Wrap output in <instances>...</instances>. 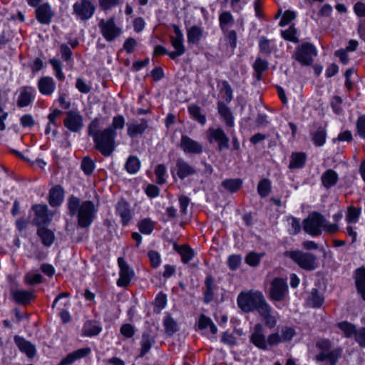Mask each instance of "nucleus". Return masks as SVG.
Wrapping results in <instances>:
<instances>
[{
  "mask_svg": "<svg viewBox=\"0 0 365 365\" xmlns=\"http://www.w3.org/2000/svg\"><path fill=\"white\" fill-rule=\"evenodd\" d=\"M125 124V118L117 115L112 119L110 126L101 129L98 118L93 119L88 127V133L92 137L95 148L104 156H110L115 149V138L118 130H122Z\"/></svg>",
  "mask_w": 365,
  "mask_h": 365,
  "instance_id": "obj_1",
  "label": "nucleus"
},
{
  "mask_svg": "<svg viewBox=\"0 0 365 365\" xmlns=\"http://www.w3.org/2000/svg\"><path fill=\"white\" fill-rule=\"evenodd\" d=\"M237 302L242 312L249 313L257 310L266 323L269 324V317L271 309L260 292L255 290L242 292L239 294Z\"/></svg>",
  "mask_w": 365,
  "mask_h": 365,
  "instance_id": "obj_2",
  "label": "nucleus"
},
{
  "mask_svg": "<svg viewBox=\"0 0 365 365\" xmlns=\"http://www.w3.org/2000/svg\"><path fill=\"white\" fill-rule=\"evenodd\" d=\"M68 207L71 215L77 213L78 222L81 227H87L92 223L96 209L91 201L81 202L80 200L75 196L68 199Z\"/></svg>",
  "mask_w": 365,
  "mask_h": 365,
  "instance_id": "obj_3",
  "label": "nucleus"
},
{
  "mask_svg": "<svg viewBox=\"0 0 365 365\" xmlns=\"http://www.w3.org/2000/svg\"><path fill=\"white\" fill-rule=\"evenodd\" d=\"M304 230L308 234L316 236L322 231L334 234L339 230V226L336 223L328 222L323 215L318 212L311 213L304 221Z\"/></svg>",
  "mask_w": 365,
  "mask_h": 365,
  "instance_id": "obj_4",
  "label": "nucleus"
},
{
  "mask_svg": "<svg viewBox=\"0 0 365 365\" xmlns=\"http://www.w3.org/2000/svg\"><path fill=\"white\" fill-rule=\"evenodd\" d=\"M317 56V48L310 43L299 45L294 53V58L302 66H310Z\"/></svg>",
  "mask_w": 365,
  "mask_h": 365,
  "instance_id": "obj_5",
  "label": "nucleus"
},
{
  "mask_svg": "<svg viewBox=\"0 0 365 365\" xmlns=\"http://www.w3.org/2000/svg\"><path fill=\"white\" fill-rule=\"evenodd\" d=\"M284 255L292 259L302 269L313 270L317 267V258L311 253H304L299 250H294L286 252Z\"/></svg>",
  "mask_w": 365,
  "mask_h": 365,
  "instance_id": "obj_6",
  "label": "nucleus"
},
{
  "mask_svg": "<svg viewBox=\"0 0 365 365\" xmlns=\"http://www.w3.org/2000/svg\"><path fill=\"white\" fill-rule=\"evenodd\" d=\"M361 214V209L354 206H349L345 213V221L348 224L346 228V233L351 237L352 243L356 242L357 237V232L355 231V227H353V225L359 222Z\"/></svg>",
  "mask_w": 365,
  "mask_h": 365,
  "instance_id": "obj_7",
  "label": "nucleus"
},
{
  "mask_svg": "<svg viewBox=\"0 0 365 365\" xmlns=\"http://www.w3.org/2000/svg\"><path fill=\"white\" fill-rule=\"evenodd\" d=\"M173 35L170 36V43L175 51L169 52L168 56L172 58L180 56L185 52L184 36L179 26H173Z\"/></svg>",
  "mask_w": 365,
  "mask_h": 365,
  "instance_id": "obj_8",
  "label": "nucleus"
},
{
  "mask_svg": "<svg viewBox=\"0 0 365 365\" xmlns=\"http://www.w3.org/2000/svg\"><path fill=\"white\" fill-rule=\"evenodd\" d=\"M99 28L102 36L108 41L115 40L122 33L121 28L115 24L113 18H110L108 20H101Z\"/></svg>",
  "mask_w": 365,
  "mask_h": 365,
  "instance_id": "obj_9",
  "label": "nucleus"
},
{
  "mask_svg": "<svg viewBox=\"0 0 365 365\" xmlns=\"http://www.w3.org/2000/svg\"><path fill=\"white\" fill-rule=\"evenodd\" d=\"M73 11L79 19L86 20L93 15L95 6L89 0H81L74 4Z\"/></svg>",
  "mask_w": 365,
  "mask_h": 365,
  "instance_id": "obj_10",
  "label": "nucleus"
},
{
  "mask_svg": "<svg viewBox=\"0 0 365 365\" xmlns=\"http://www.w3.org/2000/svg\"><path fill=\"white\" fill-rule=\"evenodd\" d=\"M251 341L258 348L267 349L273 344L272 334L266 339L263 334V329L260 324L255 327L254 332L251 335Z\"/></svg>",
  "mask_w": 365,
  "mask_h": 365,
  "instance_id": "obj_11",
  "label": "nucleus"
},
{
  "mask_svg": "<svg viewBox=\"0 0 365 365\" xmlns=\"http://www.w3.org/2000/svg\"><path fill=\"white\" fill-rule=\"evenodd\" d=\"M118 264L120 268L119 278L117 281L118 287H127L134 275V272L130 269L125 261L122 258L118 259Z\"/></svg>",
  "mask_w": 365,
  "mask_h": 365,
  "instance_id": "obj_12",
  "label": "nucleus"
},
{
  "mask_svg": "<svg viewBox=\"0 0 365 365\" xmlns=\"http://www.w3.org/2000/svg\"><path fill=\"white\" fill-rule=\"evenodd\" d=\"M64 125L71 132H78L83 127V117L77 111H68L63 120Z\"/></svg>",
  "mask_w": 365,
  "mask_h": 365,
  "instance_id": "obj_13",
  "label": "nucleus"
},
{
  "mask_svg": "<svg viewBox=\"0 0 365 365\" xmlns=\"http://www.w3.org/2000/svg\"><path fill=\"white\" fill-rule=\"evenodd\" d=\"M195 168L182 159H178L175 166L171 169V173L175 178L176 175L184 179L194 174Z\"/></svg>",
  "mask_w": 365,
  "mask_h": 365,
  "instance_id": "obj_14",
  "label": "nucleus"
},
{
  "mask_svg": "<svg viewBox=\"0 0 365 365\" xmlns=\"http://www.w3.org/2000/svg\"><path fill=\"white\" fill-rule=\"evenodd\" d=\"M54 16V12L48 3H44L37 6L36 18L41 24H48Z\"/></svg>",
  "mask_w": 365,
  "mask_h": 365,
  "instance_id": "obj_15",
  "label": "nucleus"
},
{
  "mask_svg": "<svg viewBox=\"0 0 365 365\" xmlns=\"http://www.w3.org/2000/svg\"><path fill=\"white\" fill-rule=\"evenodd\" d=\"M208 138L210 143L213 141L217 143L220 150L227 148L229 146V139L220 128H210Z\"/></svg>",
  "mask_w": 365,
  "mask_h": 365,
  "instance_id": "obj_16",
  "label": "nucleus"
},
{
  "mask_svg": "<svg viewBox=\"0 0 365 365\" xmlns=\"http://www.w3.org/2000/svg\"><path fill=\"white\" fill-rule=\"evenodd\" d=\"M36 91L33 87L24 86L19 90L18 106L23 108L30 105L35 99Z\"/></svg>",
  "mask_w": 365,
  "mask_h": 365,
  "instance_id": "obj_17",
  "label": "nucleus"
},
{
  "mask_svg": "<svg viewBox=\"0 0 365 365\" xmlns=\"http://www.w3.org/2000/svg\"><path fill=\"white\" fill-rule=\"evenodd\" d=\"M180 145L185 153L199 154L202 151V146L200 143L186 135L182 136Z\"/></svg>",
  "mask_w": 365,
  "mask_h": 365,
  "instance_id": "obj_18",
  "label": "nucleus"
},
{
  "mask_svg": "<svg viewBox=\"0 0 365 365\" xmlns=\"http://www.w3.org/2000/svg\"><path fill=\"white\" fill-rule=\"evenodd\" d=\"M91 349L89 347L78 349L68 354L61 361L58 365H71L76 360L87 356L91 354Z\"/></svg>",
  "mask_w": 365,
  "mask_h": 365,
  "instance_id": "obj_19",
  "label": "nucleus"
},
{
  "mask_svg": "<svg viewBox=\"0 0 365 365\" xmlns=\"http://www.w3.org/2000/svg\"><path fill=\"white\" fill-rule=\"evenodd\" d=\"M342 349L341 348H334L329 349L326 352H319L316 356V359L319 361H327L330 365H335L339 358L341 356Z\"/></svg>",
  "mask_w": 365,
  "mask_h": 365,
  "instance_id": "obj_20",
  "label": "nucleus"
},
{
  "mask_svg": "<svg viewBox=\"0 0 365 365\" xmlns=\"http://www.w3.org/2000/svg\"><path fill=\"white\" fill-rule=\"evenodd\" d=\"M116 212L121 218V222L124 226L128 225L132 218V213L129 204L124 200L118 202L115 206Z\"/></svg>",
  "mask_w": 365,
  "mask_h": 365,
  "instance_id": "obj_21",
  "label": "nucleus"
},
{
  "mask_svg": "<svg viewBox=\"0 0 365 365\" xmlns=\"http://www.w3.org/2000/svg\"><path fill=\"white\" fill-rule=\"evenodd\" d=\"M38 88L42 95L51 96L56 90V83L51 77L44 76L38 80Z\"/></svg>",
  "mask_w": 365,
  "mask_h": 365,
  "instance_id": "obj_22",
  "label": "nucleus"
},
{
  "mask_svg": "<svg viewBox=\"0 0 365 365\" xmlns=\"http://www.w3.org/2000/svg\"><path fill=\"white\" fill-rule=\"evenodd\" d=\"M204 36L203 29L197 25L187 28V38L189 44L197 45Z\"/></svg>",
  "mask_w": 365,
  "mask_h": 365,
  "instance_id": "obj_23",
  "label": "nucleus"
},
{
  "mask_svg": "<svg viewBox=\"0 0 365 365\" xmlns=\"http://www.w3.org/2000/svg\"><path fill=\"white\" fill-rule=\"evenodd\" d=\"M64 198V190L60 185L53 187L49 191L48 202L51 206H59Z\"/></svg>",
  "mask_w": 365,
  "mask_h": 365,
  "instance_id": "obj_24",
  "label": "nucleus"
},
{
  "mask_svg": "<svg viewBox=\"0 0 365 365\" xmlns=\"http://www.w3.org/2000/svg\"><path fill=\"white\" fill-rule=\"evenodd\" d=\"M148 127L146 120L142 119L130 123L128 125V135L134 138L142 134Z\"/></svg>",
  "mask_w": 365,
  "mask_h": 365,
  "instance_id": "obj_25",
  "label": "nucleus"
},
{
  "mask_svg": "<svg viewBox=\"0 0 365 365\" xmlns=\"http://www.w3.org/2000/svg\"><path fill=\"white\" fill-rule=\"evenodd\" d=\"M339 180V175L334 170L329 169L326 170L321 177L323 186L329 189L335 185Z\"/></svg>",
  "mask_w": 365,
  "mask_h": 365,
  "instance_id": "obj_26",
  "label": "nucleus"
},
{
  "mask_svg": "<svg viewBox=\"0 0 365 365\" xmlns=\"http://www.w3.org/2000/svg\"><path fill=\"white\" fill-rule=\"evenodd\" d=\"M14 339L19 349L29 357H33L35 355L36 349L33 344L19 336H16Z\"/></svg>",
  "mask_w": 365,
  "mask_h": 365,
  "instance_id": "obj_27",
  "label": "nucleus"
},
{
  "mask_svg": "<svg viewBox=\"0 0 365 365\" xmlns=\"http://www.w3.org/2000/svg\"><path fill=\"white\" fill-rule=\"evenodd\" d=\"M12 296L17 303L26 304L33 299L34 293L31 291L19 289L13 290Z\"/></svg>",
  "mask_w": 365,
  "mask_h": 365,
  "instance_id": "obj_28",
  "label": "nucleus"
},
{
  "mask_svg": "<svg viewBox=\"0 0 365 365\" xmlns=\"http://www.w3.org/2000/svg\"><path fill=\"white\" fill-rule=\"evenodd\" d=\"M288 292L286 282L282 279L275 278V301L283 300Z\"/></svg>",
  "mask_w": 365,
  "mask_h": 365,
  "instance_id": "obj_29",
  "label": "nucleus"
},
{
  "mask_svg": "<svg viewBox=\"0 0 365 365\" xmlns=\"http://www.w3.org/2000/svg\"><path fill=\"white\" fill-rule=\"evenodd\" d=\"M174 249L181 256L182 262L183 263L189 262L194 256L193 250L186 245L179 246L177 244H174Z\"/></svg>",
  "mask_w": 365,
  "mask_h": 365,
  "instance_id": "obj_30",
  "label": "nucleus"
},
{
  "mask_svg": "<svg viewBox=\"0 0 365 365\" xmlns=\"http://www.w3.org/2000/svg\"><path fill=\"white\" fill-rule=\"evenodd\" d=\"M37 234L41 238L43 245L50 247L53 243L55 236L51 230L41 227L38 230Z\"/></svg>",
  "mask_w": 365,
  "mask_h": 365,
  "instance_id": "obj_31",
  "label": "nucleus"
},
{
  "mask_svg": "<svg viewBox=\"0 0 365 365\" xmlns=\"http://www.w3.org/2000/svg\"><path fill=\"white\" fill-rule=\"evenodd\" d=\"M356 284L359 292L365 301V269L360 268L356 270Z\"/></svg>",
  "mask_w": 365,
  "mask_h": 365,
  "instance_id": "obj_32",
  "label": "nucleus"
},
{
  "mask_svg": "<svg viewBox=\"0 0 365 365\" xmlns=\"http://www.w3.org/2000/svg\"><path fill=\"white\" fill-rule=\"evenodd\" d=\"M295 334V331L291 327H283L275 333V343L279 341H289Z\"/></svg>",
  "mask_w": 365,
  "mask_h": 365,
  "instance_id": "obj_33",
  "label": "nucleus"
},
{
  "mask_svg": "<svg viewBox=\"0 0 365 365\" xmlns=\"http://www.w3.org/2000/svg\"><path fill=\"white\" fill-rule=\"evenodd\" d=\"M206 289L204 292V300L206 303L211 302L214 297V291L215 289V284L213 278L208 276L205 279Z\"/></svg>",
  "mask_w": 365,
  "mask_h": 365,
  "instance_id": "obj_34",
  "label": "nucleus"
},
{
  "mask_svg": "<svg viewBox=\"0 0 365 365\" xmlns=\"http://www.w3.org/2000/svg\"><path fill=\"white\" fill-rule=\"evenodd\" d=\"M61 112L60 110H55L51 113H50L48 116V122L47 123L46 128L45 129V133L49 134L51 133H53L54 134L56 133V120L58 118Z\"/></svg>",
  "mask_w": 365,
  "mask_h": 365,
  "instance_id": "obj_35",
  "label": "nucleus"
},
{
  "mask_svg": "<svg viewBox=\"0 0 365 365\" xmlns=\"http://www.w3.org/2000/svg\"><path fill=\"white\" fill-rule=\"evenodd\" d=\"M188 112L190 116L197 121L201 125H205L206 123V117L202 113L201 108L196 105H190L188 106Z\"/></svg>",
  "mask_w": 365,
  "mask_h": 365,
  "instance_id": "obj_36",
  "label": "nucleus"
},
{
  "mask_svg": "<svg viewBox=\"0 0 365 365\" xmlns=\"http://www.w3.org/2000/svg\"><path fill=\"white\" fill-rule=\"evenodd\" d=\"M218 111L225 121L226 125L229 127H232L234 125V120L229 108L222 103H219Z\"/></svg>",
  "mask_w": 365,
  "mask_h": 365,
  "instance_id": "obj_37",
  "label": "nucleus"
},
{
  "mask_svg": "<svg viewBox=\"0 0 365 365\" xmlns=\"http://www.w3.org/2000/svg\"><path fill=\"white\" fill-rule=\"evenodd\" d=\"M198 327L201 330L208 329L210 333L212 334H216L217 331V328L212 322V320L205 315H201L198 321Z\"/></svg>",
  "mask_w": 365,
  "mask_h": 365,
  "instance_id": "obj_38",
  "label": "nucleus"
},
{
  "mask_svg": "<svg viewBox=\"0 0 365 365\" xmlns=\"http://www.w3.org/2000/svg\"><path fill=\"white\" fill-rule=\"evenodd\" d=\"M102 330V328L95 322L88 321L84 324L83 334L86 336H93L98 335Z\"/></svg>",
  "mask_w": 365,
  "mask_h": 365,
  "instance_id": "obj_39",
  "label": "nucleus"
},
{
  "mask_svg": "<svg viewBox=\"0 0 365 365\" xmlns=\"http://www.w3.org/2000/svg\"><path fill=\"white\" fill-rule=\"evenodd\" d=\"M306 155L304 153H294L291 155L289 163L290 168H302L306 161Z\"/></svg>",
  "mask_w": 365,
  "mask_h": 365,
  "instance_id": "obj_40",
  "label": "nucleus"
},
{
  "mask_svg": "<svg viewBox=\"0 0 365 365\" xmlns=\"http://www.w3.org/2000/svg\"><path fill=\"white\" fill-rule=\"evenodd\" d=\"M252 67L256 73L257 79L260 80L262 73L268 68V62L265 59L259 57L254 62Z\"/></svg>",
  "mask_w": 365,
  "mask_h": 365,
  "instance_id": "obj_41",
  "label": "nucleus"
},
{
  "mask_svg": "<svg viewBox=\"0 0 365 365\" xmlns=\"http://www.w3.org/2000/svg\"><path fill=\"white\" fill-rule=\"evenodd\" d=\"M153 343V338L148 334H143L140 342V353L139 356L143 357L145 356L150 349Z\"/></svg>",
  "mask_w": 365,
  "mask_h": 365,
  "instance_id": "obj_42",
  "label": "nucleus"
},
{
  "mask_svg": "<svg viewBox=\"0 0 365 365\" xmlns=\"http://www.w3.org/2000/svg\"><path fill=\"white\" fill-rule=\"evenodd\" d=\"M327 133L324 128H320L312 134V139L316 146H322L326 142Z\"/></svg>",
  "mask_w": 365,
  "mask_h": 365,
  "instance_id": "obj_43",
  "label": "nucleus"
},
{
  "mask_svg": "<svg viewBox=\"0 0 365 365\" xmlns=\"http://www.w3.org/2000/svg\"><path fill=\"white\" fill-rule=\"evenodd\" d=\"M140 168V162L139 159L134 156H130L125 163V169L130 174L136 173Z\"/></svg>",
  "mask_w": 365,
  "mask_h": 365,
  "instance_id": "obj_44",
  "label": "nucleus"
},
{
  "mask_svg": "<svg viewBox=\"0 0 365 365\" xmlns=\"http://www.w3.org/2000/svg\"><path fill=\"white\" fill-rule=\"evenodd\" d=\"M324 302V298L315 289H312L307 299V304L312 307H319Z\"/></svg>",
  "mask_w": 365,
  "mask_h": 365,
  "instance_id": "obj_45",
  "label": "nucleus"
},
{
  "mask_svg": "<svg viewBox=\"0 0 365 365\" xmlns=\"http://www.w3.org/2000/svg\"><path fill=\"white\" fill-rule=\"evenodd\" d=\"M337 327L344 333L347 338L356 334V330L354 325L347 322H341L337 324Z\"/></svg>",
  "mask_w": 365,
  "mask_h": 365,
  "instance_id": "obj_46",
  "label": "nucleus"
},
{
  "mask_svg": "<svg viewBox=\"0 0 365 365\" xmlns=\"http://www.w3.org/2000/svg\"><path fill=\"white\" fill-rule=\"evenodd\" d=\"M222 187H224L227 190L235 192L237 191L242 185V181L239 179H230L224 180L222 182Z\"/></svg>",
  "mask_w": 365,
  "mask_h": 365,
  "instance_id": "obj_47",
  "label": "nucleus"
},
{
  "mask_svg": "<svg viewBox=\"0 0 365 365\" xmlns=\"http://www.w3.org/2000/svg\"><path fill=\"white\" fill-rule=\"evenodd\" d=\"M155 174L156 176V182L158 184H163L166 182L168 177L166 171V168L163 165H158L155 169Z\"/></svg>",
  "mask_w": 365,
  "mask_h": 365,
  "instance_id": "obj_48",
  "label": "nucleus"
},
{
  "mask_svg": "<svg viewBox=\"0 0 365 365\" xmlns=\"http://www.w3.org/2000/svg\"><path fill=\"white\" fill-rule=\"evenodd\" d=\"M163 324L166 333L169 335H172L178 330V324L170 316L165 317Z\"/></svg>",
  "mask_w": 365,
  "mask_h": 365,
  "instance_id": "obj_49",
  "label": "nucleus"
},
{
  "mask_svg": "<svg viewBox=\"0 0 365 365\" xmlns=\"http://www.w3.org/2000/svg\"><path fill=\"white\" fill-rule=\"evenodd\" d=\"M95 166V163L91 158L85 157L83 158L81 168L86 175H91L93 173Z\"/></svg>",
  "mask_w": 365,
  "mask_h": 365,
  "instance_id": "obj_50",
  "label": "nucleus"
},
{
  "mask_svg": "<svg viewBox=\"0 0 365 365\" xmlns=\"http://www.w3.org/2000/svg\"><path fill=\"white\" fill-rule=\"evenodd\" d=\"M219 20L222 30L225 31L229 25L233 21V16L229 11H225L220 15Z\"/></svg>",
  "mask_w": 365,
  "mask_h": 365,
  "instance_id": "obj_51",
  "label": "nucleus"
},
{
  "mask_svg": "<svg viewBox=\"0 0 365 365\" xmlns=\"http://www.w3.org/2000/svg\"><path fill=\"white\" fill-rule=\"evenodd\" d=\"M49 63L51 64L54 71L56 77L60 80H64V74L62 71L61 63L56 58H51L49 60Z\"/></svg>",
  "mask_w": 365,
  "mask_h": 365,
  "instance_id": "obj_52",
  "label": "nucleus"
},
{
  "mask_svg": "<svg viewBox=\"0 0 365 365\" xmlns=\"http://www.w3.org/2000/svg\"><path fill=\"white\" fill-rule=\"evenodd\" d=\"M271 190V182L267 179L261 180L257 186V190L260 196L266 197Z\"/></svg>",
  "mask_w": 365,
  "mask_h": 365,
  "instance_id": "obj_53",
  "label": "nucleus"
},
{
  "mask_svg": "<svg viewBox=\"0 0 365 365\" xmlns=\"http://www.w3.org/2000/svg\"><path fill=\"white\" fill-rule=\"evenodd\" d=\"M153 222L148 219H145L139 222L138 228L140 232L145 235H149L153 230Z\"/></svg>",
  "mask_w": 365,
  "mask_h": 365,
  "instance_id": "obj_54",
  "label": "nucleus"
},
{
  "mask_svg": "<svg viewBox=\"0 0 365 365\" xmlns=\"http://www.w3.org/2000/svg\"><path fill=\"white\" fill-rule=\"evenodd\" d=\"M296 13L293 11L287 10L285 11L282 16L281 20L279 21L280 26H284L288 25L292 21H293L296 18Z\"/></svg>",
  "mask_w": 365,
  "mask_h": 365,
  "instance_id": "obj_55",
  "label": "nucleus"
},
{
  "mask_svg": "<svg viewBox=\"0 0 365 365\" xmlns=\"http://www.w3.org/2000/svg\"><path fill=\"white\" fill-rule=\"evenodd\" d=\"M36 215L40 218L41 221L44 222L47 216L48 207L43 205H36L33 207Z\"/></svg>",
  "mask_w": 365,
  "mask_h": 365,
  "instance_id": "obj_56",
  "label": "nucleus"
},
{
  "mask_svg": "<svg viewBox=\"0 0 365 365\" xmlns=\"http://www.w3.org/2000/svg\"><path fill=\"white\" fill-rule=\"evenodd\" d=\"M282 36L284 39L292 42L298 41L296 37V29L293 26H289L287 29L282 31Z\"/></svg>",
  "mask_w": 365,
  "mask_h": 365,
  "instance_id": "obj_57",
  "label": "nucleus"
},
{
  "mask_svg": "<svg viewBox=\"0 0 365 365\" xmlns=\"http://www.w3.org/2000/svg\"><path fill=\"white\" fill-rule=\"evenodd\" d=\"M262 256L263 255L257 254L255 252H250L247 255L245 258V262L250 266H257Z\"/></svg>",
  "mask_w": 365,
  "mask_h": 365,
  "instance_id": "obj_58",
  "label": "nucleus"
},
{
  "mask_svg": "<svg viewBox=\"0 0 365 365\" xmlns=\"http://www.w3.org/2000/svg\"><path fill=\"white\" fill-rule=\"evenodd\" d=\"M41 275L35 272H29L25 276V281L29 284H38L41 282Z\"/></svg>",
  "mask_w": 365,
  "mask_h": 365,
  "instance_id": "obj_59",
  "label": "nucleus"
},
{
  "mask_svg": "<svg viewBox=\"0 0 365 365\" xmlns=\"http://www.w3.org/2000/svg\"><path fill=\"white\" fill-rule=\"evenodd\" d=\"M242 261V257L239 255H232L228 257L227 263L230 269L236 270Z\"/></svg>",
  "mask_w": 365,
  "mask_h": 365,
  "instance_id": "obj_60",
  "label": "nucleus"
},
{
  "mask_svg": "<svg viewBox=\"0 0 365 365\" xmlns=\"http://www.w3.org/2000/svg\"><path fill=\"white\" fill-rule=\"evenodd\" d=\"M120 331L126 338H131L135 334L134 327L130 324H124L121 326Z\"/></svg>",
  "mask_w": 365,
  "mask_h": 365,
  "instance_id": "obj_61",
  "label": "nucleus"
},
{
  "mask_svg": "<svg viewBox=\"0 0 365 365\" xmlns=\"http://www.w3.org/2000/svg\"><path fill=\"white\" fill-rule=\"evenodd\" d=\"M356 129L359 135L365 139V115L358 118L356 121Z\"/></svg>",
  "mask_w": 365,
  "mask_h": 365,
  "instance_id": "obj_62",
  "label": "nucleus"
},
{
  "mask_svg": "<svg viewBox=\"0 0 365 365\" xmlns=\"http://www.w3.org/2000/svg\"><path fill=\"white\" fill-rule=\"evenodd\" d=\"M101 8L104 10H110L119 4L120 0H98Z\"/></svg>",
  "mask_w": 365,
  "mask_h": 365,
  "instance_id": "obj_63",
  "label": "nucleus"
},
{
  "mask_svg": "<svg viewBox=\"0 0 365 365\" xmlns=\"http://www.w3.org/2000/svg\"><path fill=\"white\" fill-rule=\"evenodd\" d=\"M259 46L260 52L263 54L267 55L271 52V47L269 41L264 38L261 37L259 41Z\"/></svg>",
  "mask_w": 365,
  "mask_h": 365,
  "instance_id": "obj_64",
  "label": "nucleus"
}]
</instances>
